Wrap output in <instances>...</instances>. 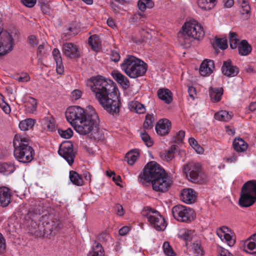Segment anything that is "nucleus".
<instances>
[{
	"label": "nucleus",
	"instance_id": "obj_43",
	"mask_svg": "<svg viewBox=\"0 0 256 256\" xmlns=\"http://www.w3.org/2000/svg\"><path fill=\"white\" fill-rule=\"evenodd\" d=\"M219 238L222 240L226 242L230 246H233L235 243V240L232 238V236L228 233L224 234L223 235L220 234Z\"/></svg>",
	"mask_w": 256,
	"mask_h": 256
},
{
	"label": "nucleus",
	"instance_id": "obj_56",
	"mask_svg": "<svg viewBox=\"0 0 256 256\" xmlns=\"http://www.w3.org/2000/svg\"><path fill=\"white\" fill-rule=\"evenodd\" d=\"M162 156L166 161H170L174 158V154L170 152L166 151L162 154Z\"/></svg>",
	"mask_w": 256,
	"mask_h": 256
},
{
	"label": "nucleus",
	"instance_id": "obj_37",
	"mask_svg": "<svg viewBox=\"0 0 256 256\" xmlns=\"http://www.w3.org/2000/svg\"><path fill=\"white\" fill-rule=\"evenodd\" d=\"M91 251H90L88 256H104V250L101 244L98 243H95Z\"/></svg>",
	"mask_w": 256,
	"mask_h": 256
},
{
	"label": "nucleus",
	"instance_id": "obj_35",
	"mask_svg": "<svg viewBox=\"0 0 256 256\" xmlns=\"http://www.w3.org/2000/svg\"><path fill=\"white\" fill-rule=\"evenodd\" d=\"M240 7V12L242 15L250 14V7L248 0H236Z\"/></svg>",
	"mask_w": 256,
	"mask_h": 256
},
{
	"label": "nucleus",
	"instance_id": "obj_31",
	"mask_svg": "<svg viewBox=\"0 0 256 256\" xmlns=\"http://www.w3.org/2000/svg\"><path fill=\"white\" fill-rule=\"evenodd\" d=\"M16 170L13 164L4 162L0 164V173L4 175H8L12 173Z\"/></svg>",
	"mask_w": 256,
	"mask_h": 256
},
{
	"label": "nucleus",
	"instance_id": "obj_20",
	"mask_svg": "<svg viewBox=\"0 0 256 256\" xmlns=\"http://www.w3.org/2000/svg\"><path fill=\"white\" fill-rule=\"evenodd\" d=\"M214 68V64L212 60H205L200 66V74L202 76H208L212 73Z\"/></svg>",
	"mask_w": 256,
	"mask_h": 256
},
{
	"label": "nucleus",
	"instance_id": "obj_10",
	"mask_svg": "<svg viewBox=\"0 0 256 256\" xmlns=\"http://www.w3.org/2000/svg\"><path fill=\"white\" fill-rule=\"evenodd\" d=\"M142 214L150 224L156 230L163 231L166 229L167 224L165 219L158 211L150 207H145Z\"/></svg>",
	"mask_w": 256,
	"mask_h": 256
},
{
	"label": "nucleus",
	"instance_id": "obj_22",
	"mask_svg": "<svg viewBox=\"0 0 256 256\" xmlns=\"http://www.w3.org/2000/svg\"><path fill=\"white\" fill-rule=\"evenodd\" d=\"M114 78L124 89H127L130 86V81L127 77L118 72L112 74Z\"/></svg>",
	"mask_w": 256,
	"mask_h": 256
},
{
	"label": "nucleus",
	"instance_id": "obj_21",
	"mask_svg": "<svg viewBox=\"0 0 256 256\" xmlns=\"http://www.w3.org/2000/svg\"><path fill=\"white\" fill-rule=\"evenodd\" d=\"M41 124L42 128L48 132H52L55 130L56 126L54 118L50 116H46L41 120Z\"/></svg>",
	"mask_w": 256,
	"mask_h": 256
},
{
	"label": "nucleus",
	"instance_id": "obj_3",
	"mask_svg": "<svg viewBox=\"0 0 256 256\" xmlns=\"http://www.w3.org/2000/svg\"><path fill=\"white\" fill-rule=\"evenodd\" d=\"M138 180L143 184L150 182L154 190L164 192L170 187V183L164 170L155 162H148L138 176Z\"/></svg>",
	"mask_w": 256,
	"mask_h": 256
},
{
	"label": "nucleus",
	"instance_id": "obj_32",
	"mask_svg": "<svg viewBox=\"0 0 256 256\" xmlns=\"http://www.w3.org/2000/svg\"><path fill=\"white\" fill-rule=\"evenodd\" d=\"M128 106L130 110L134 111L138 114H144L146 112L144 106L138 101L130 102Z\"/></svg>",
	"mask_w": 256,
	"mask_h": 256
},
{
	"label": "nucleus",
	"instance_id": "obj_23",
	"mask_svg": "<svg viewBox=\"0 0 256 256\" xmlns=\"http://www.w3.org/2000/svg\"><path fill=\"white\" fill-rule=\"evenodd\" d=\"M158 98L167 104H170L172 100V92L167 88H160L158 91Z\"/></svg>",
	"mask_w": 256,
	"mask_h": 256
},
{
	"label": "nucleus",
	"instance_id": "obj_63",
	"mask_svg": "<svg viewBox=\"0 0 256 256\" xmlns=\"http://www.w3.org/2000/svg\"><path fill=\"white\" fill-rule=\"evenodd\" d=\"M237 158V154L234 153L231 156L226 158V162L228 163L234 162L236 161Z\"/></svg>",
	"mask_w": 256,
	"mask_h": 256
},
{
	"label": "nucleus",
	"instance_id": "obj_13",
	"mask_svg": "<svg viewBox=\"0 0 256 256\" xmlns=\"http://www.w3.org/2000/svg\"><path fill=\"white\" fill-rule=\"evenodd\" d=\"M58 154L67 161L70 166L73 164L75 153L72 143L67 142L62 144L60 146Z\"/></svg>",
	"mask_w": 256,
	"mask_h": 256
},
{
	"label": "nucleus",
	"instance_id": "obj_62",
	"mask_svg": "<svg viewBox=\"0 0 256 256\" xmlns=\"http://www.w3.org/2000/svg\"><path fill=\"white\" fill-rule=\"evenodd\" d=\"M98 240L102 241H106L110 238V236L106 232H102L98 236Z\"/></svg>",
	"mask_w": 256,
	"mask_h": 256
},
{
	"label": "nucleus",
	"instance_id": "obj_17",
	"mask_svg": "<svg viewBox=\"0 0 256 256\" xmlns=\"http://www.w3.org/2000/svg\"><path fill=\"white\" fill-rule=\"evenodd\" d=\"M242 246L246 252L250 254H256V233L246 240Z\"/></svg>",
	"mask_w": 256,
	"mask_h": 256
},
{
	"label": "nucleus",
	"instance_id": "obj_38",
	"mask_svg": "<svg viewBox=\"0 0 256 256\" xmlns=\"http://www.w3.org/2000/svg\"><path fill=\"white\" fill-rule=\"evenodd\" d=\"M214 118L218 120L228 122L232 118V115L226 110H222L216 113Z\"/></svg>",
	"mask_w": 256,
	"mask_h": 256
},
{
	"label": "nucleus",
	"instance_id": "obj_39",
	"mask_svg": "<svg viewBox=\"0 0 256 256\" xmlns=\"http://www.w3.org/2000/svg\"><path fill=\"white\" fill-rule=\"evenodd\" d=\"M138 6L140 10L144 12L147 8H152L154 6V2L150 0H140L138 2Z\"/></svg>",
	"mask_w": 256,
	"mask_h": 256
},
{
	"label": "nucleus",
	"instance_id": "obj_60",
	"mask_svg": "<svg viewBox=\"0 0 256 256\" xmlns=\"http://www.w3.org/2000/svg\"><path fill=\"white\" fill-rule=\"evenodd\" d=\"M188 92L189 96L194 100V95L196 94V88L193 86H190L188 88Z\"/></svg>",
	"mask_w": 256,
	"mask_h": 256
},
{
	"label": "nucleus",
	"instance_id": "obj_59",
	"mask_svg": "<svg viewBox=\"0 0 256 256\" xmlns=\"http://www.w3.org/2000/svg\"><path fill=\"white\" fill-rule=\"evenodd\" d=\"M115 210L116 211L117 214L120 216H122L124 214V208L122 205L116 204L115 206Z\"/></svg>",
	"mask_w": 256,
	"mask_h": 256
},
{
	"label": "nucleus",
	"instance_id": "obj_28",
	"mask_svg": "<svg viewBox=\"0 0 256 256\" xmlns=\"http://www.w3.org/2000/svg\"><path fill=\"white\" fill-rule=\"evenodd\" d=\"M252 46L247 40H242L238 46V54L241 56H247L252 52Z\"/></svg>",
	"mask_w": 256,
	"mask_h": 256
},
{
	"label": "nucleus",
	"instance_id": "obj_42",
	"mask_svg": "<svg viewBox=\"0 0 256 256\" xmlns=\"http://www.w3.org/2000/svg\"><path fill=\"white\" fill-rule=\"evenodd\" d=\"M58 133L62 138L68 139L72 136L73 131L70 128H67L64 130L58 128Z\"/></svg>",
	"mask_w": 256,
	"mask_h": 256
},
{
	"label": "nucleus",
	"instance_id": "obj_53",
	"mask_svg": "<svg viewBox=\"0 0 256 256\" xmlns=\"http://www.w3.org/2000/svg\"><path fill=\"white\" fill-rule=\"evenodd\" d=\"M16 80L19 82H28L30 80V77L27 73H24L18 76Z\"/></svg>",
	"mask_w": 256,
	"mask_h": 256
},
{
	"label": "nucleus",
	"instance_id": "obj_6",
	"mask_svg": "<svg viewBox=\"0 0 256 256\" xmlns=\"http://www.w3.org/2000/svg\"><path fill=\"white\" fill-rule=\"evenodd\" d=\"M120 68L130 78H136L145 74L148 64L133 56L128 55L120 64Z\"/></svg>",
	"mask_w": 256,
	"mask_h": 256
},
{
	"label": "nucleus",
	"instance_id": "obj_12",
	"mask_svg": "<svg viewBox=\"0 0 256 256\" xmlns=\"http://www.w3.org/2000/svg\"><path fill=\"white\" fill-rule=\"evenodd\" d=\"M12 36L6 30L0 32V56L6 55L13 50Z\"/></svg>",
	"mask_w": 256,
	"mask_h": 256
},
{
	"label": "nucleus",
	"instance_id": "obj_16",
	"mask_svg": "<svg viewBox=\"0 0 256 256\" xmlns=\"http://www.w3.org/2000/svg\"><path fill=\"white\" fill-rule=\"evenodd\" d=\"M170 128L171 122L168 119L159 120L156 126V133L162 136L168 134Z\"/></svg>",
	"mask_w": 256,
	"mask_h": 256
},
{
	"label": "nucleus",
	"instance_id": "obj_49",
	"mask_svg": "<svg viewBox=\"0 0 256 256\" xmlns=\"http://www.w3.org/2000/svg\"><path fill=\"white\" fill-rule=\"evenodd\" d=\"M185 136V132L184 130H180L174 138V141L178 144L182 142Z\"/></svg>",
	"mask_w": 256,
	"mask_h": 256
},
{
	"label": "nucleus",
	"instance_id": "obj_18",
	"mask_svg": "<svg viewBox=\"0 0 256 256\" xmlns=\"http://www.w3.org/2000/svg\"><path fill=\"white\" fill-rule=\"evenodd\" d=\"M12 193L10 188L6 186L0 187V204L2 207H6L10 202Z\"/></svg>",
	"mask_w": 256,
	"mask_h": 256
},
{
	"label": "nucleus",
	"instance_id": "obj_26",
	"mask_svg": "<svg viewBox=\"0 0 256 256\" xmlns=\"http://www.w3.org/2000/svg\"><path fill=\"white\" fill-rule=\"evenodd\" d=\"M26 108L27 112L33 113L37 108L36 100L32 96H28L24 98Z\"/></svg>",
	"mask_w": 256,
	"mask_h": 256
},
{
	"label": "nucleus",
	"instance_id": "obj_24",
	"mask_svg": "<svg viewBox=\"0 0 256 256\" xmlns=\"http://www.w3.org/2000/svg\"><path fill=\"white\" fill-rule=\"evenodd\" d=\"M194 233V231L193 230L182 228L178 232V237L184 240L188 245V242L193 239Z\"/></svg>",
	"mask_w": 256,
	"mask_h": 256
},
{
	"label": "nucleus",
	"instance_id": "obj_30",
	"mask_svg": "<svg viewBox=\"0 0 256 256\" xmlns=\"http://www.w3.org/2000/svg\"><path fill=\"white\" fill-rule=\"evenodd\" d=\"M197 2L201 9L208 10L214 8L216 0H198Z\"/></svg>",
	"mask_w": 256,
	"mask_h": 256
},
{
	"label": "nucleus",
	"instance_id": "obj_41",
	"mask_svg": "<svg viewBox=\"0 0 256 256\" xmlns=\"http://www.w3.org/2000/svg\"><path fill=\"white\" fill-rule=\"evenodd\" d=\"M214 44L222 50H226L228 47L226 38H218L216 37L215 43L214 44Z\"/></svg>",
	"mask_w": 256,
	"mask_h": 256
},
{
	"label": "nucleus",
	"instance_id": "obj_1",
	"mask_svg": "<svg viewBox=\"0 0 256 256\" xmlns=\"http://www.w3.org/2000/svg\"><path fill=\"white\" fill-rule=\"evenodd\" d=\"M88 85L100 104L108 113L114 115L119 112L120 101L112 81L102 76L92 77Z\"/></svg>",
	"mask_w": 256,
	"mask_h": 256
},
{
	"label": "nucleus",
	"instance_id": "obj_55",
	"mask_svg": "<svg viewBox=\"0 0 256 256\" xmlns=\"http://www.w3.org/2000/svg\"><path fill=\"white\" fill-rule=\"evenodd\" d=\"M82 92L78 90H73L71 93V97L72 100H78L82 96Z\"/></svg>",
	"mask_w": 256,
	"mask_h": 256
},
{
	"label": "nucleus",
	"instance_id": "obj_27",
	"mask_svg": "<svg viewBox=\"0 0 256 256\" xmlns=\"http://www.w3.org/2000/svg\"><path fill=\"white\" fill-rule=\"evenodd\" d=\"M234 150L237 152H244L246 151L248 146V144L242 138H236L232 144Z\"/></svg>",
	"mask_w": 256,
	"mask_h": 256
},
{
	"label": "nucleus",
	"instance_id": "obj_33",
	"mask_svg": "<svg viewBox=\"0 0 256 256\" xmlns=\"http://www.w3.org/2000/svg\"><path fill=\"white\" fill-rule=\"evenodd\" d=\"M88 43L94 51H98L100 46L101 42L99 36L96 34L91 36L88 40Z\"/></svg>",
	"mask_w": 256,
	"mask_h": 256
},
{
	"label": "nucleus",
	"instance_id": "obj_4",
	"mask_svg": "<svg viewBox=\"0 0 256 256\" xmlns=\"http://www.w3.org/2000/svg\"><path fill=\"white\" fill-rule=\"evenodd\" d=\"M204 36L202 26L196 20L186 22L182 30L178 33V40L180 44L186 48L190 47L193 40H202Z\"/></svg>",
	"mask_w": 256,
	"mask_h": 256
},
{
	"label": "nucleus",
	"instance_id": "obj_15",
	"mask_svg": "<svg viewBox=\"0 0 256 256\" xmlns=\"http://www.w3.org/2000/svg\"><path fill=\"white\" fill-rule=\"evenodd\" d=\"M222 74L228 77H234L239 72V68L232 64L230 60L224 61L222 67Z\"/></svg>",
	"mask_w": 256,
	"mask_h": 256
},
{
	"label": "nucleus",
	"instance_id": "obj_29",
	"mask_svg": "<svg viewBox=\"0 0 256 256\" xmlns=\"http://www.w3.org/2000/svg\"><path fill=\"white\" fill-rule=\"evenodd\" d=\"M69 178L70 182L74 185L82 186L84 184L83 179L81 176L76 171H70Z\"/></svg>",
	"mask_w": 256,
	"mask_h": 256
},
{
	"label": "nucleus",
	"instance_id": "obj_9",
	"mask_svg": "<svg viewBox=\"0 0 256 256\" xmlns=\"http://www.w3.org/2000/svg\"><path fill=\"white\" fill-rule=\"evenodd\" d=\"M256 201V180L246 182L242 186L238 203L242 207H249Z\"/></svg>",
	"mask_w": 256,
	"mask_h": 256
},
{
	"label": "nucleus",
	"instance_id": "obj_11",
	"mask_svg": "<svg viewBox=\"0 0 256 256\" xmlns=\"http://www.w3.org/2000/svg\"><path fill=\"white\" fill-rule=\"evenodd\" d=\"M174 218L180 222H190L196 217L194 210L182 205H177L172 208Z\"/></svg>",
	"mask_w": 256,
	"mask_h": 256
},
{
	"label": "nucleus",
	"instance_id": "obj_34",
	"mask_svg": "<svg viewBox=\"0 0 256 256\" xmlns=\"http://www.w3.org/2000/svg\"><path fill=\"white\" fill-rule=\"evenodd\" d=\"M36 123V120L32 118H26L22 120L19 124L20 128L23 131L31 130Z\"/></svg>",
	"mask_w": 256,
	"mask_h": 256
},
{
	"label": "nucleus",
	"instance_id": "obj_8",
	"mask_svg": "<svg viewBox=\"0 0 256 256\" xmlns=\"http://www.w3.org/2000/svg\"><path fill=\"white\" fill-rule=\"evenodd\" d=\"M182 172L186 178L190 182L202 184L207 181V178L198 162H190L182 166Z\"/></svg>",
	"mask_w": 256,
	"mask_h": 256
},
{
	"label": "nucleus",
	"instance_id": "obj_58",
	"mask_svg": "<svg viewBox=\"0 0 256 256\" xmlns=\"http://www.w3.org/2000/svg\"><path fill=\"white\" fill-rule=\"evenodd\" d=\"M230 230L228 227L224 226L219 228V229L217 230L216 233L219 237L220 234H222V235L224 234H226Z\"/></svg>",
	"mask_w": 256,
	"mask_h": 256
},
{
	"label": "nucleus",
	"instance_id": "obj_52",
	"mask_svg": "<svg viewBox=\"0 0 256 256\" xmlns=\"http://www.w3.org/2000/svg\"><path fill=\"white\" fill-rule=\"evenodd\" d=\"M28 44L32 47H34L38 44V41L36 36L30 35L28 37Z\"/></svg>",
	"mask_w": 256,
	"mask_h": 256
},
{
	"label": "nucleus",
	"instance_id": "obj_50",
	"mask_svg": "<svg viewBox=\"0 0 256 256\" xmlns=\"http://www.w3.org/2000/svg\"><path fill=\"white\" fill-rule=\"evenodd\" d=\"M41 214V208L40 206H36V208L30 209L28 213L30 218L34 215H40Z\"/></svg>",
	"mask_w": 256,
	"mask_h": 256
},
{
	"label": "nucleus",
	"instance_id": "obj_45",
	"mask_svg": "<svg viewBox=\"0 0 256 256\" xmlns=\"http://www.w3.org/2000/svg\"><path fill=\"white\" fill-rule=\"evenodd\" d=\"M163 250L164 254L168 256H174L176 255L172 247L169 242H165L163 244Z\"/></svg>",
	"mask_w": 256,
	"mask_h": 256
},
{
	"label": "nucleus",
	"instance_id": "obj_7",
	"mask_svg": "<svg viewBox=\"0 0 256 256\" xmlns=\"http://www.w3.org/2000/svg\"><path fill=\"white\" fill-rule=\"evenodd\" d=\"M62 227V221L52 215H44L36 230L39 236L48 237L57 234Z\"/></svg>",
	"mask_w": 256,
	"mask_h": 256
},
{
	"label": "nucleus",
	"instance_id": "obj_44",
	"mask_svg": "<svg viewBox=\"0 0 256 256\" xmlns=\"http://www.w3.org/2000/svg\"><path fill=\"white\" fill-rule=\"evenodd\" d=\"M0 107L6 114H9L11 112L10 106L4 101V97L2 94H0Z\"/></svg>",
	"mask_w": 256,
	"mask_h": 256
},
{
	"label": "nucleus",
	"instance_id": "obj_48",
	"mask_svg": "<svg viewBox=\"0 0 256 256\" xmlns=\"http://www.w3.org/2000/svg\"><path fill=\"white\" fill-rule=\"evenodd\" d=\"M192 248L194 252L198 254L202 255L203 250L201 248L200 244L198 242H194L192 246Z\"/></svg>",
	"mask_w": 256,
	"mask_h": 256
},
{
	"label": "nucleus",
	"instance_id": "obj_47",
	"mask_svg": "<svg viewBox=\"0 0 256 256\" xmlns=\"http://www.w3.org/2000/svg\"><path fill=\"white\" fill-rule=\"evenodd\" d=\"M140 137L147 146L150 147L152 146L153 141L146 132H142L140 134Z\"/></svg>",
	"mask_w": 256,
	"mask_h": 256
},
{
	"label": "nucleus",
	"instance_id": "obj_14",
	"mask_svg": "<svg viewBox=\"0 0 256 256\" xmlns=\"http://www.w3.org/2000/svg\"><path fill=\"white\" fill-rule=\"evenodd\" d=\"M62 51L66 57L70 58H78L80 56L78 47L72 42H65L62 45Z\"/></svg>",
	"mask_w": 256,
	"mask_h": 256
},
{
	"label": "nucleus",
	"instance_id": "obj_54",
	"mask_svg": "<svg viewBox=\"0 0 256 256\" xmlns=\"http://www.w3.org/2000/svg\"><path fill=\"white\" fill-rule=\"evenodd\" d=\"M6 248V240L2 234L0 233V253H4Z\"/></svg>",
	"mask_w": 256,
	"mask_h": 256
},
{
	"label": "nucleus",
	"instance_id": "obj_57",
	"mask_svg": "<svg viewBox=\"0 0 256 256\" xmlns=\"http://www.w3.org/2000/svg\"><path fill=\"white\" fill-rule=\"evenodd\" d=\"M21 2L25 6L32 8L36 4V0H21Z\"/></svg>",
	"mask_w": 256,
	"mask_h": 256
},
{
	"label": "nucleus",
	"instance_id": "obj_61",
	"mask_svg": "<svg viewBox=\"0 0 256 256\" xmlns=\"http://www.w3.org/2000/svg\"><path fill=\"white\" fill-rule=\"evenodd\" d=\"M130 230V228H129L128 226H123L119 230V234L120 236H125L128 232Z\"/></svg>",
	"mask_w": 256,
	"mask_h": 256
},
{
	"label": "nucleus",
	"instance_id": "obj_36",
	"mask_svg": "<svg viewBox=\"0 0 256 256\" xmlns=\"http://www.w3.org/2000/svg\"><path fill=\"white\" fill-rule=\"evenodd\" d=\"M140 154L138 150H131L126 154V158L130 165H133L136 162Z\"/></svg>",
	"mask_w": 256,
	"mask_h": 256
},
{
	"label": "nucleus",
	"instance_id": "obj_5",
	"mask_svg": "<svg viewBox=\"0 0 256 256\" xmlns=\"http://www.w3.org/2000/svg\"><path fill=\"white\" fill-rule=\"evenodd\" d=\"M30 138L28 136L16 134L15 135L13 144L14 154L19 162L26 164L30 162L34 158V151L29 146Z\"/></svg>",
	"mask_w": 256,
	"mask_h": 256
},
{
	"label": "nucleus",
	"instance_id": "obj_64",
	"mask_svg": "<svg viewBox=\"0 0 256 256\" xmlns=\"http://www.w3.org/2000/svg\"><path fill=\"white\" fill-rule=\"evenodd\" d=\"M106 22L108 25L112 28H114L116 27V22L112 17H109L106 20Z\"/></svg>",
	"mask_w": 256,
	"mask_h": 256
},
{
	"label": "nucleus",
	"instance_id": "obj_46",
	"mask_svg": "<svg viewBox=\"0 0 256 256\" xmlns=\"http://www.w3.org/2000/svg\"><path fill=\"white\" fill-rule=\"evenodd\" d=\"M52 54L56 62V64L60 65L62 61L61 54L58 49L56 48H54L52 52Z\"/></svg>",
	"mask_w": 256,
	"mask_h": 256
},
{
	"label": "nucleus",
	"instance_id": "obj_2",
	"mask_svg": "<svg viewBox=\"0 0 256 256\" xmlns=\"http://www.w3.org/2000/svg\"><path fill=\"white\" fill-rule=\"evenodd\" d=\"M89 110L88 112L79 106H72L68 108L66 112L67 120L80 134L86 135L98 128V116L92 107H90Z\"/></svg>",
	"mask_w": 256,
	"mask_h": 256
},
{
	"label": "nucleus",
	"instance_id": "obj_25",
	"mask_svg": "<svg viewBox=\"0 0 256 256\" xmlns=\"http://www.w3.org/2000/svg\"><path fill=\"white\" fill-rule=\"evenodd\" d=\"M222 88H210L209 90V94L213 102H217L220 100L223 94Z\"/></svg>",
	"mask_w": 256,
	"mask_h": 256
},
{
	"label": "nucleus",
	"instance_id": "obj_40",
	"mask_svg": "<svg viewBox=\"0 0 256 256\" xmlns=\"http://www.w3.org/2000/svg\"><path fill=\"white\" fill-rule=\"evenodd\" d=\"M154 114H147L144 123V128L148 130L152 129L154 126Z\"/></svg>",
	"mask_w": 256,
	"mask_h": 256
},
{
	"label": "nucleus",
	"instance_id": "obj_19",
	"mask_svg": "<svg viewBox=\"0 0 256 256\" xmlns=\"http://www.w3.org/2000/svg\"><path fill=\"white\" fill-rule=\"evenodd\" d=\"M180 199L184 202L190 204L196 200V192L192 188H186L182 190Z\"/></svg>",
	"mask_w": 256,
	"mask_h": 256
},
{
	"label": "nucleus",
	"instance_id": "obj_51",
	"mask_svg": "<svg viewBox=\"0 0 256 256\" xmlns=\"http://www.w3.org/2000/svg\"><path fill=\"white\" fill-rule=\"evenodd\" d=\"M110 57V60L115 62H118L120 58L119 52L115 50H111Z\"/></svg>",
	"mask_w": 256,
	"mask_h": 256
}]
</instances>
